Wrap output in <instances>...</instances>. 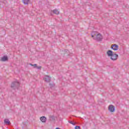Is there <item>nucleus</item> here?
Returning <instances> with one entry per match:
<instances>
[{"label":"nucleus","mask_w":129,"mask_h":129,"mask_svg":"<svg viewBox=\"0 0 129 129\" xmlns=\"http://www.w3.org/2000/svg\"><path fill=\"white\" fill-rule=\"evenodd\" d=\"M92 38L96 41H101L102 40V36L96 31L92 32L91 33Z\"/></svg>","instance_id":"f257e3e1"},{"label":"nucleus","mask_w":129,"mask_h":129,"mask_svg":"<svg viewBox=\"0 0 129 129\" xmlns=\"http://www.w3.org/2000/svg\"><path fill=\"white\" fill-rule=\"evenodd\" d=\"M20 83L18 81V80L12 82L11 84V88H13V89H18Z\"/></svg>","instance_id":"f03ea898"},{"label":"nucleus","mask_w":129,"mask_h":129,"mask_svg":"<svg viewBox=\"0 0 129 129\" xmlns=\"http://www.w3.org/2000/svg\"><path fill=\"white\" fill-rule=\"evenodd\" d=\"M117 58H118V55L116 53H113L112 56L110 57V59L113 61H115V60H117Z\"/></svg>","instance_id":"7ed1b4c3"},{"label":"nucleus","mask_w":129,"mask_h":129,"mask_svg":"<svg viewBox=\"0 0 129 129\" xmlns=\"http://www.w3.org/2000/svg\"><path fill=\"white\" fill-rule=\"evenodd\" d=\"M111 49H112L114 51H117L118 50V45L115 44H113L111 46Z\"/></svg>","instance_id":"20e7f679"},{"label":"nucleus","mask_w":129,"mask_h":129,"mask_svg":"<svg viewBox=\"0 0 129 129\" xmlns=\"http://www.w3.org/2000/svg\"><path fill=\"white\" fill-rule=\"evenodd\" d=\"M108 110L110 111V112H113L114 110H115V108L113 105H110L108 106Z\"/></svg>","instance_id":"39448f33"},{"label":"nucleus","mask_w":129,"mask_h":129,"mask_svg":"<svg viewBox=\"0 0 129 129\" xmlns=\"http://www.w3.org/2000/svg\"><path fill=\"white\" fill-rule=\"evenodd\" d=\"M44 80H45V82L49 83L51 81V77L49 76H45L44 78Z\"/></svg>","instance_id":"423d86ee"},{"label":"nucleus","mask_w":129,"mask_h":129,"mask_svg":"<svg viewBox=\"0 0 129 129\" xmlns=\"http://www.w3.org/2000/svg\"><path fill=\"white\" fill-rule=\"evenodd\" d=\"M113 53V52H112V50H109L107 51V54L108 55V57H111L112 56Z\"/></svg>","instance_id":"0eeeda50"},{"label":"nucleus","mask_w":129,"mask_h":129,"mask_svg":"<svg viewBox=\"0 0 129 129\" xmlns=\"http://www.w3.org/2000/svg\"><path fill=\"white\" fill-rule=\"evenodd\" d=\"M40 120H41V121H42V122H46L47 120V118H46V117L45 116H42L40 118Z\"/></svg>","instance_id":"6e6552de"},{"label":"nucleus","mask_w":129,"mask_h":129,"mask_svg":"<svg viewBox=\"0 0 129 129\" xmlns=\"http://www.w3.org/2000/svg\"><path fill=\"white\" fill-rule=\"evenodd\" d=\"M8 56H4L1 58V61L3 62H5V61H8Z\"/></svg>","instance_id":"1a4fd4ad"},{"label":"nucleus","mask_w":129,"mask_h":129,"mask_svg":"<svg viewBox=\"0 0 129 129\" xmlns=\"http://www.w3.org/2000/svg\"><path fill=\"white\" fill-rule=\"evenodd\" d=\"M4 122L6 124H11V121H10V120L8 119H5L4 120Z\"/></svg>","instance_id":"9d476101"},{"label":"nucleus","mask_w":129,"mask_h":129,"mask_svg":"<svg viewBox=\"0 0 129 129\" xmlns=\"http://www.w3.org/2000/svg\"><path fill=\"white\" fill-rule=\"evenodd\" d=\"M22 2L25 5H29L30 3V0H22Z\"/></svg>","instance_id":"9b49d317"},{"label":"nucleus","mask_w":129,"mask_h":129,"mask_svg":"<svg viewBox=\"0 0 129 129\" xmlns=\"http://www.w3.org/2000/svg\"><path fill=\"white\" fill-rule=\"evenodd\" d=\"M53 14H55V15H59L60 14V12H59V11H58L57 10H54L53 11Z\"/></svg>","instance_id":"f8f14e48"},{"label":"nucleus","mask_w":129,"mask_h":129,"mask_svg":"<svg viewBox=\"0 0 129 129\" xmlns=\"http://www.w3.org/2000/svg\"><path fill=\"white\" fill-rule=\"evenodd\" d=\"M30 65L31 66H32L33 67H34V68H36L37 67V66H38L37 64H32V63H30Z\"/></svg>","instance_id":"ddd939ff"},{"label":"nucleus","mask_w":129,"mask_h":129,"mask_svg":"<svg viewBox=\"0 0 129 129\" xmlns=\"http://www.w3.org/2000/svg\"><path fill=\"white\" fill-rule=\"evenodd\" d=\"M36 68L38 70H41V69H42V67L41 66L38 67V66H37V67Z\"/></svg>","instance_id":"4468645a"},{"label":"nucleus","mask_w":129,"mask_h":129,"mask_svg":"<svg viewBox=\"0 0 129 129\" xmlns=\"http://www.w3.org/2000/svg\"><path fill=\"white\" fill-rule=\"evenodd\" d=\"M69 123H71V124H73V125H75V123H73L72 121H69Z\"/></svg>","instance_id":"2eb2a0df"},{"label":"nucleus","mask_w":129,"mask_h":129,"mask_svg":"<svg viewBox=\"0 0 129 129\" xmlns=\"http://www.w3.org/2000/svg\"><path fill=\"white\" fill-rule=\"evenodd\" d=\"M75 129H81L80 126H76Z\"/></svg>","instance_id":"dca6fc26"},{"label":"nucleus","mask_w":129,"mask_h":129,"mask_svg":"<svg viewBox=\"0 0 129 129\" xmlns=\"http://www.w3.org/2000/svg\"><path fill=\"white\" fill-rule=\"evenodd\" d=\"M49 85L50 86V87H53V85H52L51 84H49Z\"/></svg>","instance_id":"f3484780"},{"label":"nucleus","mask_w":129,"mask_h":129,"mask_svg":"<svg viewBox=\"0 0 129 129\" xmlns=\"http://www.w3.org/2000/svg\"><path fill=\"white\" fill-rule=\"evenodd\" d=\"M55 129H60L59 127H56Z\"/></svg>","instance_id":"a211bd4d"}]
</instances>
